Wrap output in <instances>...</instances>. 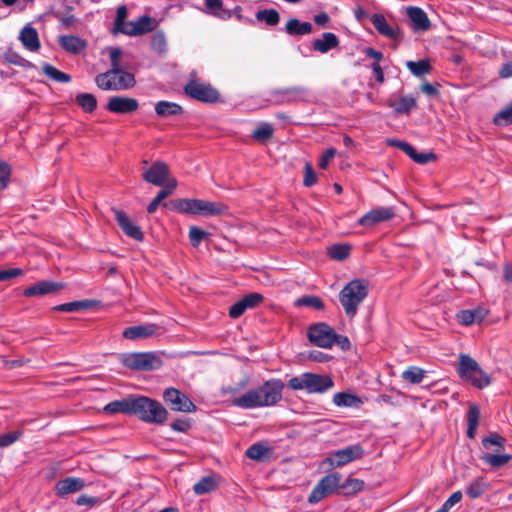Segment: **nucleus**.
Instances as JSON below:
<instances>
[{
  "label": "nucleus",
  "instance_id": "obj_1",
  "mask_svg": "<svg viewBox=\"0 0 512 512\" xmlns=\"http://www.w3.org/2000/svg\"><path fill=\"white\" fill-rule=\"evenodd\" d=\"M284 387L285 384L281 379H269L261 386L235 397L232 400V405L242 409L274 406L282 399Z\"/></svg>",
  "mask_w": 512,
  "mask_h": 512
},
{
  "label": "nucleus",
  "instance_id": "obj_2",
  "mask_svg": "<svg viewBox=\"0 0 512 512\" xmlns=\"http://www.w3.org/2000/svg\"><path fill=\"white\" fill-rule=\"evenodd\" d=\"M131 415L148 424L162 425L168 418V411L155 399L133 395Z\"/></svg>",
  "mask_w": 512,
  "mask_h": 512
},
{
  "label": "nucleus",
  "instance_id": "obj_3",
  "mask_svg": "<svg viewBox=\"0 0 512 512\" xmlns=\"http://www.w3.org/2000/svg\"><path fill=\"white\" fill-rule=\"evenodd\" d=\"M368 293L369 284L364 279H353L343 287L339 293V302L348 318L352 319L357 315L359 306Z\"/></svg>",
  "mask_w": 512,
  "mask_h": 512
},
{
  "label": "nucleus",
  "instance_id": "obj_4",
  "mask_svg": "<svg viewBox=\"0 0 512 512\" xmlns=\"http://www.w3.org/2000/svg\"><path fill=\"white\" fill-rule=\"evenodd\" d=\"M334 386L333 379L326 374L304 372L290 378L287 387L294 391H305L308 394H322Z\"/></svg>",
  "mask_w": 512,
  "mask_h": 512
},
{
  "label": "nucleus",
  "instance_id": "obj_5",
  "mask_svg": "<svg viewBox=\"0 0 512 512\" xmlns=\"http://www.w3.org/2000/svg\"><path fill=\"white\" fill-rule=\"evenodd\" d=\"M173 209L182 214L204 216L222 215L228 210L222 203L195 198L176 199L173 201Z\"/></svg>",
  "mask_w": 512,
  "mask_h": 512
},
{
  "label": "nucleus",
  "instance_id": "obj_6",
  "mask_svg": "<svg viewBox=\"0 0 512 512\" xmlns=\"http://www.w3.org/2000/svg\"><path fill=\"white\" fill-rule=\"evenodd\" d=\"M95 83L104 91H124L133 88L136 80L132 73L125 70H108L98 74Z\"/></svg>",
  "mask_w": 512,
  "mask_h": 512
},
{
  "label": "nucleus",
  "instance_id": "obj_7",
  "mask_svg": "<svg viewBox=\"0 0 512 512\" xmlns=\"http://www.w3.org/2000/svg\"><path fill=\"white\" fill-rule=\"evenodd\" d=\"M458 372L462 379L469 381L479 389L487 387L491 382L490 377L481 369L479 364L466 354L460 356Z\"/></svg>",
  "mask_w": 512,
  "mask_h": 512
},
{
  "label": "nucleus",
  "instance_id": "obj_8",
  "mask_svg": "<svg viewBox=\"0 0 512 512\" xmlns=\"http://www.w3.org/2000/svg\"><path fill=\"white\" fill-rule=\"evenodd\" d=\"M184 92L189 97L206 103L216 102L219 98L218 91L209 83L199 80L196 71L190 73L189 81L184 86Z\"/></svg>",
  "mask_w": 512,
  "mask_h": 512
},
{
  "label": "nucleus",
  "instance_id": "obj_9",
  "mask_svg": "<svg viewBox=\"0 0 512 512\" xmlns=\"http://www.w3.org/2000/svg\"><path fill=\"white\" fill-rule=\"evenodd\" d=\"M121 362L125 367L138 371H151L161 366V359L152 352L127 353Z\"/></svg>",
  "mask_w": 512,
  "mask_h": 512
},
{
  "label": "nucleus",
  "instance_id": "obj_10",
  "mask_svg": "<svg viewBox=\"0 0 512 512\" xmlns=\"http://www.w3.org/2000/svg\"><path fill=\"white\" fill-rule=\"evenodd\" d=\"M341 474L338 472L330 473L324 476L312 489L308 502L317 504L322 499L332 494L336 489L340 490Z\"/></svg>",
  "mask_w": 512,
  "mask_h": 512
},
{
  "label": "nucleus",
  "instance_id": "obj_11",
  "mask_svg": "<svg viewBox=\"0 0 512 512\" xmlns=\"http://www.w3.org/2000/svg\"><path fill=\"white\" fill-rule=\"evenodd\" d=\"M307 337L315 346L330 349L335 344V330L324 322L311 325Z\"/></svg>",
  "mask_w": 512,
  "mask_h": 512
},
{
  "label": "nucleus",
  "instance_id": "obj_12",
  "mask_svg": "<svg viewBox=\"0 0 512 512\" xmlns=\"http://www.w3.org/2000/svg\"><path fill=\"white\" fill-rule=\"evenodd\" d=\"M163 399L174 411L192 413L197 409L187 395L174 387L164 390Z\"/></svg>",
  "mask_w": 512,
  "mask_h": 512
},
{
  "label": "nucleus",
  "instance_id": "obj_13",
  "mask_svg": "<svg viewBox=\"0 0 512 512\" xmlns=\"http://www.w3.org/2000/svg\"><path fill=\"white\" fill-rule=\"evenodd\" d=\"M158 22L148 15H143L135 20L127 21L117 33L127 36H140L156 29Z\"/></svg>",
  "mask_w": 512,
  "mask_h": 512
},
{
  "label": "nucleus",
  "instance_id": "obj_14",
  "mask_svg": "<svg viewBox=\"0 0 512 512\" xmlns=\"http://www.w3.org/2000/svg\"><path fill=\"white\" fill-rule=\"evenodd\" d=\"M363 454V447L360 444H353L332 452L331 455L325 459V462L331 467H340L360 459Z\"/></svg>",
  "mask_w": 512,
  "mask_h": 512
},
{
  "label": "nucleus",
  "instance_id": "obj_15",
  "mask_svg": "<svg viewBox=\"0 0 512 512\" xmlns=\"http://www.w3.org/2000/svg\"><path fill=\"white\" fill-rule=\"evenodd\" d=\"M395 214V208L392 206H377L359 218L357 224L365 228H372L380 223L391 220Z\"/></svg>",
  "mask_w": 512,
  "mask_h": 512
},
{
  "label": "nucleus",
  "instance_id": "obj_16",
  "mask_svg": "<svg viewBox=\"0 0 512 512\" xmlns=\"http://www.w3.org/2000/svg\"><path fill=\"white\" fill-rule=\"evenodd\" d=\"M271 96L276 104H292L304 101L308 96V91L304 87L294 86L275 89L271 92Z\"/></svg>",
  "mask_w": 512,
  "mask_h": 512
},
{
  "label": "nucleus",
  "instance_id": "obj_17",
  "mask_svg": "<svg viewBox=\"0 0 512 512\" xmlns=\"http://www.w3.org/2000/svg\"><path fill=\"white\" fill-rule=\"evenodd\" d=\"M169 175V167L162 161L154 162L142 173V178L147 183L155 186H164Z\"/></svg>",
  "mask_w": 512,
  "mask_h": 512
},
{
  "label": "nucleus",
  "instance_id": "obj_18",
  "mask_svg": "<svg viewBox=\"0 0 512 512\" xmlns=\"http://www.w3.org/2000/svg\"><path fill=\"white\" fill-rule=\"evenodd\" d=\"M138 108V100L127 96H112L106 105L108 111L116 114H129L135 112Z\"/></svg>",
  "mask_w": 512,
  "mask_h": 512
},
{
  "label": "nucleus",
  "instance_id": "obj_19",
  "mask_svg": "<svg viewBox=\"0 0 512 512\" xmlns=\"http://www.w3.org/2000/svg\"><path fill=\"white\" fill-rule=\"evenodd\" d=\"M387 144L390 146L398 147L403 152H405L413 161L419 164H426L436 159V155L434 153H418L411 144L402 140L388 139Z\"/></svg>",
  "mask_w": 512,
  "mask_h": 512
},
{
  "label": "nucleus",
  "instance_id": "obj_20",
  "mask_svg": "<svg viewBox=\"0 0 512 512\" xmlns=\"http://www.w3.org/2000/svg\"><path fill=\"white\" fill-rule=\"evenodd\" d=\"M115 219L122 231L134 240L142 241L144 234L138 225L131 222L129 216L120 209H113Z\"/></svg>",
  "mask_w": 512,
  "mask_h": 512
},
{
  "label": "nucleus",
  "instance_id": "obj_21",
  "mask_svg": "<svg viewBox=\"0 0 512 512\" xmlns=\"http://www.w3.org/2000/svg\"><path fill=\"white\" fill-rule=\"evenodd\" d=\"M406 14L410 21V27L415 32H423L429 30L431 22L426 12L416 6H409L406 8Z\"/></svg>",
  "mask_w": 512,
  "mask_h": 512
},
{
  "label": "nucleus",
  "instance_id": "obj_22",
  "mask_svg": "<svg viewBox=\"0 0 512 512\" xmlns=\"http://www.w3.org/2000/svg\"><path fill=\"white\" fill-rule=\"evenodd\" d=\"M58 44L66 52L79 55L87 49L88 42L75 35H61L58 37Z\"/></svg>",
  "mask_w": 512,
  "mask_h": 512
},
{
  "label": "nucleus",
  "instance_id": "obj_23",
  "mask_svg": "<svg viewBox=\"0 0 512 512\" xmlns=\"http://www.w3.org/2000/svg\"><path fill=\"white\" fill-rule=\"evenodd\" d=\"M63 288L62 283L48 281V280H42L39 281L32 286L26 288L23 291V295L25 297H34V296H43L47 294H52L58 291L59 289Z\"/></svg>",
  "mask_w": 512,
  "mask_h": 512
},
{
  "label": "nucleus",
  "instance_id": "obj_24",
  "mask_svg": "<svg viewBox=\"0 0 512 512\" xmlns=\"http://www.w3.org/2000/svg\"><path fill=\"white\" fill-rule=\"evenodd\" d=\"M19 40L23 47L30 52H37L40 49L38 32L31 24H26L21 29Z\"/></svg>",
  "mask_w": 512,
  "mask_h": 512
},
{
  "label": "nucleus",
  "instance_id": "obj_25",
  "mask_svg": "<svg viewBox=\"0 0 512 512\" xmlns=\"http://www.w3.org/2000/svg\"><path fill=\"white\" fill-rule=\"evenodd\" d=\"M158 326L153 323L136 325L126 328L122 335L129 340L144 339L157 333Z\"/></svg>",
  "mask_w": 512,
  "mask_h": 512
},
{
  "label": "nucleus",
  "instance_id": "obj_26",
  "mask_svg": "<svg viewBox=\"0 0 512 512\" xmlns=\"http://www.w3.org/2000/svg\"><path fill=\"white\" fill-rule=\"evenodd\" d=\"M85 486V481L77 477H67L58 481L55 485V491L58 496H65L70 493L80 491Z\"/></svg>",
  "mask_w": 512,
  "mask_h": 512
},
{
  "label": "nucleus",
  "instance_id": "obj_27",
  "mask_svg": "<svg viewBox=\"0 0 512 512\" xmlns=\"http://www.w3.org/2000/svg\"><path fill=\"white\" fill-rule=\"evenodd\" d=\"M339 46V39L336 34L332 32H325L321 38L314 39L312 42L313 50L325 54L330 50Z\"/></svg>",
  "mask_w": 512,
  "mask_h": 512
},
{
  "label": "nucleus",
  "instance_id": "obj_28",
  "mask_svg": "<svg viewBox=\"0 0 512 512\" xmlns=\"http://www.w3.org/2000/svg\"><path fill=\"white\" fill-rule=\"evenodd\" d=\"M133 395H130L122 400H115L109 402L104 406L103 412L105 414L113 415L117 413H124L131 415Z\"/></svg>",
  "mask_w": 512,
  "mask_h": 512
},
{
  "label": "nucleus",
  "instance_id": "obj_29",
  "mask_svg": "<svg viewBox=\"0 0 512 512\" xmlns=\"http://www.w3.org/2000/svg\"><path fill=\"white\" fill-rule=\"evenodd\" d=\"M203 12L221 20H228L232 17V12L223 7L222 0H205Z\"/></svg>",
  "mask_w": 512,
  "mask_h": 512
},
{
  "label": "nucleus",
  "instance_id": "obj_30",
  "mask_svg": "<svg viewBox=\"0 0 512 512\" xmlns=\"http://www.w3.org/2000/svg\"><path fill=\"white\" fill-rule=\"evenodd\" d=\"M312 24L310 22H301L297 18H291L285 25V32L291 36H302L312 32Z\"/></svg>",
  "mask_w": 512,
  "mask_h": 512
},
{
  "label": "nucleus",
  "instance_id": "obj_31",
  "mask_svg": "<svg viewBox=\"0 0 512 512\" xmlns=\"http://www.w3.org/2000/svg\"><path fill=\"white\" fill-rule=\"evenodd\" d=\"M371 22L375 29L383 36L389 37V38H397L398 36V30L391 27L386 18L382 14H374L371 17Z\"/></svg>",
  "mask_w": 512,
  "mask_h": 512
},
{
  "label": "nucleus",
  "instance_id": "obj_32",
  "mask_svg": "<svg viewBox=\"0 0 512 512\" xmlns=\"http://www.w3.org/2000/svg\"><path fill=\"white\" fill-rule=\"evenodd\" d=\"M155 112L158 117H171L182 114L183 109L175 102L162 100L155 104Z\"/></svg>",
  "mask_w": 512,
  "mask_h": 512
},
{
  "label": "nucleus",
  "instance_id": "obj_33",
  "mask_svg": "<svg viewBox=\"0 0 512 512\" xmlns=\"http://www.w3.org/2000/svg\"><path fill=\"white\" fill-rule=\"evenodd\" d=\"M333 403L337 407H359L362 404V400L355 394L347 392H338L333 396Z\"/></svg>",
  "mask_w": 512,
  "mask_h": 512
},
{
  "label": "nucleus",
  "instance_id": "obj_34",
  "mask_svg": "<svg viewBox=\"0 0 512 512\" xmlns=\"http://www.w3.org/2000/svg\"><path fill=\"white\" fill-rule=\"evenodd\" d=\"M480 409L477 405L471 404L467 413V437L474 439L479 424Z\"/></svg>",
  "mask_w": 512,
  "mask_h": 512
},
{
  "label": "nucleus",
  "instance_id": "obj_35",
  "mask_svg": "<svg viewBox=\"0 0 512 512\" xmlns=\"http://www.w3.org/2000/svg\"><path fill=\"white\" fill-rule=\"evenodd\" d=\"M416 105V98L412 95L402 96L396 103H389V106L398 114H409Z\"/></svg>",
  "mask_w": 512,
  "mask_h": 512
},
{
  "label": "nucleus",
  "instance_id": "obj_36",
  "mask_svg": "<svg viewBox=\"0 0 512 512\" xmlns=\"http://www.w3.org/2000/svg\"><path fill=\"white\" fill-rule=\"evenodd\" d=\"M245 454L251 460L263 461L266 457L269 456V454H271V449L265 444L257 442L252 444L246 450Z\"/></svg>",
  "mask_w": 512,
  "mask_h": 512
},
{
  "label": "nucleus",
  "instance_id": "obj_37",
  "mask_svg": "<svg viewBox=\"0 0 512 512\" xmlns=\"http://www.w3.org/2000/svg\"><path fill=\"white\" fill-rule=\"evenodd\" d=\"M151 49L158 55H164L168 51L166 35L163 30H157L151 37Z\"/></svg>",
  "mask_w": 512,
  "mask_h": 512
},
{
  "label": "nucleus",
  "instance_id": "obj_38",
  "mask_svg": "<svg viewBox=\"0 0 512 512\" xmlns=\"http://www.w3.org/2000/svg\"><path fill=\"white\" fill-rule=\"evenodd\" d=\"M406 66L409 71L416 77H422L429 74L432 70V66L428 59H421L419 61H407Z\"/></svg>",
  "mask_w": 512,
  "mask_h": 512
},
{
  "label": "nucleus",
  "instance_id": "obj_39",
  "mask_svg": "<svg viewBox=\"0 0 512 512\" xmlns=\"http://www.w3.org/2000/svg\"><path fill=\"white\" fill-rule=\"evenodd\" d=\"M364 486V481L352 477H348L343 483L340 482L339 494L354 495L361 491Z\"/></svg>",
  "mask_w": 512,
  "mask_h": 512
},
{
  "label": "nucleus",
  "instance_id": "obj_40",
  "mask_svg": "<svg viewBox=\"0 0 512 512\" xmlns=\"http://www.w3.org/2000/svg\"><path fill=\"white\" fill-rule=\"evenodd\" d=\"M43 73L50 79L59 83H68L71 81V76L65 72L58 70L56 67L49 63H44L42 66Z\"/></svg>",
  "mask_w": 512,
  "mask_h": 512
},
{
  "label": "nucleus",
  "instance_id": "obj_41",
  "mask_svg": "<svg viewBox=\"0 0 512 512\" xmlns=\"http://www.w3.org/2000/svg\"><path fill=\"white\" fill-rule=\"evenodd\" d=\"M256 20L265 22L268 26H276L280 21V15L276 9L258 10L255 14Z\"/></svg>",
  "mask_w": 512,
  "mask_h": 512
},
{
  "label": "nucleus",
  "instance_id": "obj_42",
  "mask_svg": "<svg viewBox=\"0 0 512 512\" xmlns=\"http://www.w3.org/2000/svg\"><path fill=\"white\" fill-rule=\"evenodd\" d=\"M512 456L509 454H490L485 453L481 456V459L494 468H500L507 464L511 460Z\"/></svg>",
  "mask_w": 512,
  "mask_h": 512
},
{
  "label": "nucleus",
  "instance_id": "obj_43",
  "mask_svg": "<svg viewBox=\"0 0 512 512\" xmlns=\"http://www.w3.org/2000/svg\"><path fill=\"white\" fill-rule=\"evenodd\" d=\"M76 102L87 113H92L97 107L96 97L91 93L78 94Z\"/></svg>",
  "mask_w": 512,
  "mask_h": 512
},
{
  "label": "nucleus",
  "instance_id": "obj_44",
  "mask_svg": "<svg viewBox=\"0 0 512 512\" xmlns=\"http://www.w3.org/2000/svg\"><path fill=\"white\" fill-rule=\"evenodd\" d=\"M216 487L217 483L215 480L210 476H205L194 484L193 491L197 495H203L213 491Z\"/></svg>",
  "mask_w": 512,
  "mask_h": 512
},
{
  "label": "nucleus",
  "instance_id": "obj_45",
  "mask_svg": "<svg viewBox=\"0 0 512 512\" xmlns=\"http://www.w3.org/2000/svg\"><path fill=\"white\" fill-rule=\"evenodd\" d=\"M273 136V127L270 123L262 122L259 126L253 131L252 137L255 140L265 142L269 140Z\"/></svg>",
  "mask_w": 512,
  "mask_h": 512
},
{
  "label": "nucleus",
  "instance_id": "obj_46",
  "mask_svg": "<svg viewBox=\"0 0 512 512\" xmlns=\"http://www.w3.org/2000/svg\"><path fill=\"white\" fill-rule=\"evenodd\" d=\"M493 122L497 126H507L512 124V102L495 114Z\"/></svg>",
  "mask_w": 512,
  "mask_h": 512
},
{
  "label": "nucleus",
  "instance_id": "obj_47",
  "mask_svg": "<svg viewBox=\"0 0 512 512\" xmlns=\"http://www.w3.org/2000/svg\"><path fill=\"white\" fill-rule=\"evenodd\" d=\"M295 306L302 307H311L315 310H322L324 309V303L322 299L318 296H303L298 298L295 301Z\"/></svg>",
  "mask_w": 512,
  "mask_h": 512
},
{
  "label": "nucleus",
  "instance_id": "obj_48",
  "mask_svg": "<svg viewBox=\"0 0 512 512\" xmlns=\"http://www.w3.org/2000/svg\"><path fill=\"white\" fill-rule=\"evenodd\" d=\"M424 373L423 369L412 366L402 372V378L412 384H418L423 380Z\"/></svg>",
  "mask_w": 512,
  "mask_h": 512
},
{
  "label": "nucleus",
  "instance_id": "obj_49",
  "mask_svg": "<svg viewBox=\"0 0 512 512\" xmlns=\"http://www.w3.org/2000/svg\"><path fill=\"white\" fill-rule=\"evenodd\" d=\"M485 488L486 485L484 481L478 478L467 485L466 493L470 498L476 499L479 498L485 492Z\"/></svg>",
  "mask_w": 512,
  "mask_h": 512
},
{
  "label": "nucleus",
  "instance_id": "obj_50",
  "mask_svg": "<svg viewBox=\"0 0 512 512\" xmlns=\"http://www.w3.org/2000/svg\"><path fill=\"white\" fill-rule=\"evenodd\" d=\"M329 256L337 261L346 259L350 254V247L345 244L333 245L328 249Z\"/></svg>",
  "mask_w": 512,
  "mask_h": 512
},
{
  "label": "nucleus",
  "instance_id": "obj_51",
  "mask_svg": "<svg viewBox=\"0 0 512 512\" xmlns=\"http://www.w3.org/2000/svg\"><path fill=\"white\" fill-rule=\"evenodd\" d=\"M3 57H4L5 61L10 64L20 66V67L30 66V62L28 60L23 58L18 52L14 51L12 49L6 50L4 52Z\"/></svg>",
  "mask_w": 512,
  "mask_h": 512
},
{
  "label": "nucleus",
  "instance_id": "obj_52",
  "mask_svg": "<svg viewBox=\"0 0 512 512\" xmlns=\"http://www.w3.org/2000/svg\"><path fill=\"white\" fill-rule=\"evenodd\" d=\"M482 445L486 449H490L491 446H497L498 450H501L504 448L505 439L497 433H492L482 439Z\"/></svg>",
  "mask_w": 512,
  "mask_h": 512
},
{
  "label": "nucleus",
  "instance_id": "obj_53",
  "mask_svg": "<svg viewBox=\"0 0 512 512\" xmlns=\"http://www.w3.org/2000/svg\"><path fill=\"white\" fill-rule=\"evenodd\" d=\"M209 234L197 226H192L189 229V239L193 247H198L202 240Z\"/></svg>",
  "mask_w": 512,
  "mask_h": 512
},
{
  "label": "nucleus",
  "instance_id": "obj_54",
  "mask_svg": "<svg viewBox=\"0 0 512 512\" xmlns=\"http://www.w3.org/2000/svg\"><path fill=\"white\" fill-rule=\"evenodd\" d=\"M88 307V303L85 301H74L63 303L55 307L56 310L62 312H74L85 309Z\"/></svg>",
  "mask_w": 512,
  "mask_h": 512
},
{
  "label": "nucleus",
  "instance_id": "obj_55",
  "mask_svg": "<svg viewBox=\"0 0 512 512\" xmlns=\"http://www.w3.org/2000/svg\"><path fill=\"white\" fill-rule=\"evenodd\" d=\"M109 57L111 62V69L110 70H123L121 68V64L119 62L120 58L122 57V49L119 47H109Z\"/></svg>",
  "mask_w": 512,
  "mask_h": 512
},
{
  "label": "nucleus",
  "instance_id": "obj_56",
  "mask_svg": "<svg viewBox=\"0 0 512 512\" xmlns=\"http://www.w3.org/2000/svg\"><path fill=\"white\" fill-rule=\"evenodd\" d=\"M127 15L128 11L125 5H121L117 8L116 17L114 20V33H117L120 28L127 22Z\"/></svg>",
  "mask_w": 512,
  "mask_h": 512
},
{
  "label": "nucleus",
  "instance_id": "obj_57",
  "mask_svg": "<svg viewBox=\"0 0 512 512\" xmlns=\"http://www.w3.org/2000/svg\"><path fill=\"white\" fill-rule=\"evenodd\" d=\"M462 499V492L455 491L453 492L449 498L442 504V506L438 509L440 512H449V510Z\"/></svg>",
  "mask_w": 512,
  "mask_h": 512
},
{
  "label": "nucleus",
  "instance_id": "obj_58",
  "mask_svg": "<svg viewBox=\"0 0 512 512\" xmlns=\"http://www.w3.org/2000/svg\"><path fill=\"white\" fill-rule=\"evenodd\" d=\"M10 174V166L4 161H0V190H3L7 187L10 179Z\"/></svg>",
  "mask_w": 512,
  "mask_h": 512
},
{
  "label": "nucleus",
  "instance_id": "obj_59",
  "mask_svg": "<svg viewBox=\"0 0 512 512\" xmlns=\"http://www.w3.org/2000/svg\"><path fill=\"white\" fill-rule=\"evenodd\" d=\"M247 309L254 308L263 301V296L260 293L254 292L245 295L241 298Z\"/></svg>",
  "mask_w": 512,
  "mask_h": 512
},
{
  "label": "nucleus",
  "instance_id": "obj_60",
  "mask_svg": "<svg viewBox=\"0 0 512 512\" xmlns=\"http://www.w3.org/2000/svg\"><path fill=\"white\" fill-rule=\"evenodd\" d=\"M165 188H163L162 190H160L158 192V194L156 195L155 199H157L158 201H162L164 200L166 197H168L172 191L177 187V181L175 178H171L167 181V183H165Z\"/></svg>",
  "mask_w": 512,
  "mask_h": 512
},
{
  "label": "nucleus",
  "instance_id": "obj_61",
  "mask_svg": "<svg viewBox=\"0 0 512 512\" xmlns=\"http://www.w3.org/2000/svg\"><path fill=\"white\" fill-rule=\"evenodd\" d=\"M317 182V174L314 171L313 167L310 163L305 164V173H304V180L303 184L306 187H311Z\"/></svg>",
  "mask_w": 512,
  "mask_h": 512
},
{
  "label": "nucleus",
  "instance_id": "obj_62",
  "mask_svg": "<svg viewBox=\"0 0 512 512\" xmlns=\"http://www.w3.org/2000/svg\"><path fill=\"white\" fill-rule=\"evenodd\" d=\"M170 427L175 432L186 433L191 428V422L189 419L179 418L173 421Z\"/></svg>",
  "mask_w": 512,
  "mask_h": 512
},
{
  "label": "nucleus",
  "instance_id": "obj_63",
  "mask_svg": "<svg viewBox=\"0 0 512 512\" xmlns=\"http://www.w3.org/2000/svg\"><path fill=\"white\" fill-rule=\"evenodd\" d=\"M21 436L19 431H13L0 435V447H7L17 441Z\"/></svg>",
  "mask_w": 512,
  "mask_h": 512
},
{
  "label": "nucleus",
  "instance_id": "obj_64",
  "mask_svg": "<svg viewBox=\"0 0 512 512\" xmlns=\"http://www.w3.org/2000/svg\"><path fill=\"white\" fill-rule=\"evenodd\" d=\"M247 310L242 299L234 303L229 309V316L233 319L240 317Z\"/></svg>",
  "mask_w": 512,
  "mask_h": 512
}]
</instances>
